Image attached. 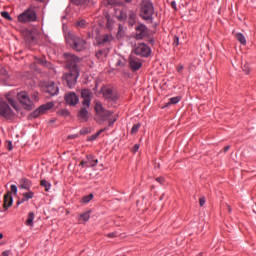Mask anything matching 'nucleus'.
I'll list each match as a JSON object with an SVG mask.
<instances>
[{
    "mask_svg": "<svg viewBox=\"0 0 256 256\" xmlns=\"http://www.w3.org/2000/svg\"><path fill=\"white\" fill-rule=\"evenodd\" d=\"M116 67H125V58H118Z\"/></svg>",
    "mask_w": 256,
    "mask_h": 256,
    "instance_id": "473e14b6",
    "label": "nucleus"
},
{
    "mask_svg": "<svg viewBox=\"0 0 256 256\" xmlns=\"http://www.w3.org/2000/svg\"><path fill=\"white\" fill-rule=\"evenodd\" d=\"M242 69L246 73V75H249V69L250 68H249V64L248 63L244 64Z\"/></svg>",
    "mask_w": 256,
    "mask_h": 256,
    "instance_id": "ea45409f",
    "label": "nucleus"
},
{
    "mask_svg": "<svg viewBox=\"0 0 256 256\" xmlns=\"http://www.w3.org/2000/svg\"><path fill=\"white\" fill-rule=\"evenodd\" d=\"M171 5H172V7L175 9V7H176L175 2H172Z\"/></svg>",
    "mask_w": 256,
    "mask_h": 256,
    "instance_id": "bf43d9fd",
    "label": "nucleus"
},
{
    "mask_svg": "<svg viewBox=\"0 0 256 256\" xmlns=\"http://www.w3.org/2000/svg\"><path fill=\"white\" fill-rule=\"evenodd\" d=\"M66 68L68 71H79L81 59L73 54H65Z\"/></svg>",
    "mask_w": 256,
    "mask_h": 256,
    "instance_id": "20e7f679",
    "label": "nucleus"
},
{
    "mask_svg": "<svg viewBox=\"0 0 256 256\" xmlns=\"http://www.w3.org/2000/svg\"><path fill=\"white\" fill-rule=\"evenodd\" d=\"M179 101H181V97H179V96L172 97L169 99L167 105H177V103H179Z\"/></svg>",
    "mask_w": 256,
    "mask_h": 256,
    "instance_id": "bb28decb",
    "label": "nucleus"
},
{
    "mask_svg": "<svg viewBox=\"0 0 256 256\" xmlns=\"http://www.w3.org/2000/svg\"><path fill=\"white\" fill-rule=\"evenodd\" d=\"M19 23H33L37 21V13L32 8H28L23 13L18 15Z\"/></svg>",
    "mask_w": 256,
    "mask_h": 256,
    "instance_id": "7ed1b4c3",
    "label": "nucleus"
},
{
    "mask_svg": "<svg viewBox=\"0 0 256 256\" xmlns=\"http://www.w3.org/2000/svg\"><path fill=\"white\" fill-rule=\"evenodd\" d=\"M107 237H110V238L117 237V232H111L107 235Z\"/></svg>",
    "mask_w": 256,
    "mask_h": 256,
    "instance_id": "de8ad7c7",
    "label": "nucleus"
},
{
    "mask_svg": "<svg viewBox=\"0 0 256 256\" xmlns=\"http://www.w3.org/2000/svg\"><path fill=\"white\" fill-rule=\"evenodd\" d=\"M81 97L83 99L82 105L84 107H91V99H93V92L89 89H82Z\"/></svg>",
    "mask_w": 256,
    "mask_h": 256,
    "instance_id": "9b49d317",
    "label": "nucleus"
},
{
    "mask_svg": "<svg viewBox=\"0 0 256 256\" xmlns=\"http://www.w3.org/2000/svg\"><path fill=\"white\" fill-rule=\"evenodd\" d=\"M74 5H83V3H87V0H71Z\"/></svg>",
    "mask_w": 256,
    "mask_h": 256,
    "instance_id": "58836bf2",
    "label": "nucleus"
},
{
    "mask_svg": "<svg viewBox=\"0 0 256 256\" xmlns=\"http://www.w3.org/2000/svg\"><path fill=\"white\" fill-rule=\"evenodd\" d=\"M91 219V211H86L79 216V222L80 223H87Z\"/></svg>",
    "mask_w": 256,
    "mask_h": 256,
    "instance_id": "4be33fe9",
    "label": "nucleus"
},
{
    "mask_svg": "<svg viewBox=\"0 0 256 256\" xmlns=\"http://www.w3.org/2000/svg\"><path fill=\"white\" fill-rule=\"evenodd\" d=\"M76 26L80 27L81 29H85V27H87V21H85V20H78L76 22Z\"/></svg>",
    "mask_w": 256,
    "mask_h": 256,
    "instance_id": "7c9ffc66",
    "label": "nucleus"
},
{
    "mask_svg": "<svg viewBox=\"0 0 256 256\" xmlns=\"http://www.w3.org/2000/svg\"><path fill=\"white\" fill-rule=\"evenodd\" d=\"M66 41L70 45V47L78 53L87 51V49H89V44H87V41L84 40V38L81 36L75 34H68L66 36Z\"/></svg>",
    "mask_w": 256,
    "mask_h": 256,
    "instance_id": "f257e3e1",
    "label": "nucleus"
},
{
    "mask_svg": "<svg viewBox=\"0 0 256 256\" xmlns=\"http://www.w3.org/2000/svg\"><path fill=\"white\" fill-rule=\"evenodd\" d=\"M13 149V144L11 142L8 143V150L11 151Z\"/></svg>",
    "mask_w": 256,
    "mask_h": 256,
    "instance_id": "4d7b16f0",
    "label": "nucleus"
},
{
    "mask_svg": "<svg viewBox=\"0 0 256 256\" xmlns=\"http://www.w3.org/2000/svg\"><path fill=\"white\" fill-rule=\"evenodd\" d=\"M174 45L177 47L179 45V37L175 36L174 38Z\"/></svg>",
    "mask_w": 256,
    "mask_h": 256,
    "instance_id": "c03bdc74",
    "label": "nucleus"
},
{
    "mask_svg": "<svg viewBox=\"0 0 256 256\" xmlns=\"http://www.w3.org/2000/svg\"><path fill=\"white\" fill-rule=\"evenodd\" d=\"M3 237V235L0 233V239Z\"/></svg>",
    "mask_w": 256,
    "mask_h": 256,
    "instance_id": "680f3d73",
    "label": "nucleus"
},
{
    "mask_svg": "<svg viewBox=\"0 0 256 256\" xmlns=\"http://www.w3.org/2000/svg\"><path fill=\"white\" fill-rule=\"evenodd\" d=\"M110 41H113V36L109 34H105L98 39L99 45H104V43H110Z\"/></svg>",
    "mask_w": 256,
    "mask_h": 256,
    "instance_id": "412c9836",
    "label": "nucleus"
},
{
    "mask_svg": "<svg viewBox=\"0 0 256 256\" xmlns=\"http://www.w3.org/2000/svg\"><path fill=\"white\" fill-rule=\"evenodd\" d=\"M153 13H155V7L151 0H142L140 4V17L144 19V21L153 22Z\"/></svg>",
    "mask_w": 256,
    "mask_h": 256,
    "instance_id": "f03ea898",
    "label": "nucleus"
},
{
    "mask_svg": "<svg viewBox=\"0 0 256 256\" xmlns=\"http://www.w3.org/2000/svg\"><path fill=\"white\" fill-rule=\"evenodd\" d=\"M88 133H91V128H82L80 130V135H87Z\"/></svg>",
    "mask_w": 256,
    "mask_h": 256,
    "instance_id": "4c0bfd02",
    "label": "nucleus"
},
{
    "mask_svg": "<svg viewBox=\"0 0 256 256\" xmlns=\"http://www.w3.org/2000/svg\"><path fill=\"white\" fill-rule=\"evenodd\" d=\"M1 16H2L4 19H7L8 21H11V16L9 15V12L3 11V12H1Z\"/></svg>",
    "mask_w": 256,
    "mask_h": 256,
    "instance_id": "c9c22d12",
    "label": "nucleus"
},
{
    "mask_svg": "<svg viewBox=\"0 0 256 256\" xmlns=\"http://www.w3.org/2000/svg\"><path fill=\"white\" fill-rule=\"evenodd\" d=\"M128 19H129L130 25H133V23H135V19H137V14H135L133 10H129Z\"/></svg>",
    "mask_w": 256,
    "mask_h": 256,
    "instance_id": "b1692460",
    "label": "nucleus"
},
{
    "mask_svg": "<svg viewBox=\"0 0 256 256\" xmlns=\"http://www.w3.org/2000/svg\"><path fill=\"white\" fill-rule=\"evenodd\" d=\"M13 205V196L11 195V192H8L6 195H4V209H9Z\"/></svg>",
    "mask_w": 256,
    "mask_h": 256,
    "instance_id": "a211bd4d",
    "label": "nucleus"
},
{
    "mask_svg": "<svg viewBox=\"0 0 256 256\" xmlns=\"http://www.w3.org/2000/svg\"><path fill=\"white\" fill-rule=\"evenodd\" d=\"M97 162H95L93 165H92V167H95V164H96Z\"/></svg>",
    "mask_w": 256,
    "mask_h": 256,
    "instance_id": "052dcab7",
    "label": "nucleus"
},
{
    "mask_svg": "<svg viewBox=\"0 0 256 256\" xmlns=\"http://www.w3.org/2000/svg\"><path fill=\"white\" fill-rule=\"evenodd\" d=\"M92 199H93V194L84 196V197L82 198V203H85V204L90 203V201H91Z\"/></svg>",
    "mask_w": 256,
    "mask_h": 256,
    "instance_id": "2f4dec72",
    "label": "nucleus"
},
{
    "mask_svg": "<svg viewBox=\"0 0 256 256\" xmlns=\"http://www.w3.org/2000/svg\"><path fill=\"white\" fill-rule=\"evenodd\" d=\"M39 63L40 65H43V66L47 65V62L45 60H39Z\"/></svg>",
    "mask_w": 256,
    "mask_h": 256,
    "instance_id": "6e6d98bb",
    "label": "nucleus"
},
{
    "mask_svg": "<svg viewBox=\"0 0 256 256\" xmlns=\"http://www.w3.org/2000/svg\"><path fill=\"white\" fill-rule=\"evenodd\" d=\"M133 53L140 57H149L151 55V48L145 43H139L134 46Z\"/></svg>",
    "mask_w": 256,
    "mask_h": 256,
    "instance_id": "6e6552de",
    "label": "nucleus"
},
{
    "mask_svg": "<svg viewBox=\"0 0 256 256\" xmlns=\"http://www.w3.org/2000/svg\"><path fill=\"white\" fill-rule=\"evenodd\" d=\"M61 115H64V117H67L69 115V111L67 110H62Z\"/></svg>",
    "mask_w": 256,
    "mask_h": 256,
    "instance_id": "8fccbe9b",
    "label": "nucleus"
},
{
    "mask_svg": "<svg viewBox=\"0 0 256 256\" xmlns=\"http://www.w3.org/2000/svg\"><path fill=\"white\" fill-rule=\"evenodd\" d=\"M34 193L32 191L26 192L22 194V199L21 201L17 202V205H21V203H25L29 201V199H33Z\"/></svg>",
    "mask_w": 256,
    "mask_h": 256,
    "instance_id": "aec40b11",
    "label": "nucleus"
},
{
    "mask_svg": "<svg viewBox=\"0 0 256 256\" xmlns=\"http://www.w3.org/2000/svg\"><path fill=\"white\" fill-rule=\"evenodd\" d=\"M55 107V104L53 102H48L46 104H43L38 109H36L34 112H32L29 116V119H37L39 115H43L45 111H49L50 109H53Z\"/></svg>",
    "mask_w": 256,
    "mask_h": 256,
    "instance_id": "1a4fd4ad",
    "label": "nucleus"
},
{
    "mask_svg": "<svg viewBox=\"0 0 256 256\" xmlns=\"http://www.w3.org/2000/svg\"><path fill=\"white\" fill-rule=\"evenodd\" d=\"M108 5H115L117 3V0H107Z\"/></svg>",
    "mask_w": 256,
    "mask_h": 256,
    "instance_id": "09e8293b",
    "label": "nucleus"
},
{
    "mask_svg": "<svg viewBox=\"0 0 256 256\" xmlns=\"http://www.w3.org/2000/svg\"><path fill=\"white\" fill-rule=\"evenodd\" d=\"M94 109L97 117H99L101 121H107V119L113 116V112L104 109L103 104H101V102H96Z\"/></svg>",
    "mask_w": 256,
    "mask_h": 256,
    "instance_id": "423d86ee",
    "label": "nucleus"
},
{
    "mask_svg": "<svg viewBox=\"0 0 256 256\" xmlns=\"http://www.w3.org/2000/svg\"><path fill=\"white\" fill-rule=\"evenodd\" d=\"M0 115L5 117V119H11L15 115V112H13V109H11L7 102L2 101L0 102Z\"/></svg>",
    "mask_w": 256,
    "mask_h": 256,
    "instance_id": "9d476101",
    "label": "nucleus"
},
{
    "mask_svg": "<svg viewBox=\"0 0 256 256\" xmlns=\"http://www.w3.org/2000/svg\"><path fill=\"white\" fill-rule=\"evenodd\" d=\"M65 102L67 105L75 107L79 103V96L75 92H68L65 95Z\"/></svg>",
    "mask_w": 256,
    "mask_h": 256,
    "instance_id": "ddd939ff",
    "label": "nucleus"
},
{
    "mask_svg": "<svg viewBox=\"0 0 256 256\" xmlns=\"http://www.w3.org/2000/svg\"><path fill=\"white\" fill-rule=\"evenodd\" d=\"M139 151V144H135L133 147V152L137 153Z\"/></svg>",
    "mask_w": 256,
    "mask_h": 256,
    "instance_id": "49530a36",
    "label": "nucleus"
},
{
    "mask_svg": "<svg viewBox=\"0 0 256 256\" xmlns=\"http://www.w3.org/2000/svg\"><path fill=\"white\" fill-rule=\"evenodd\" d=\"M128 63L130 65V69H132V71H139V69H141V67L143 66V62H141V59L130 55Z\"/></svg>",
    "mask_w": 256,
    "mask_h": 256,
    "instance_id": "f8f14e48",
    "label": "nucleus"
},
{
    "mask_svg": "<svg viewBox=\"0 0 256 256\" xmlns=\"http://www.w3.org/2000/svg\"><path fill=\"white\" fill-rule=\"evenodd\" d=\"M156 181H157V183H160V185H163V183H165V178L158 177V178H156Z\"/></svg>",
    "mask_w": 256,
    "mask_h": 256,
    "instance_id": "79ce46f5",
    "label": "nucleus"
},
{
    "mask_svg": "<svg viewBox=\"0 0 256 256\" xmlns=\"http://www.w3.org/2000/svg\"><path fill=\"white\" fill-rule=\"evenodd\" d=\"M33 221H35V213L30 212V213L28 214V218H27V220H26V225H27L28 227H33Z\"/></svg>",
    "mask_w": 256,
    "mask_h": 256,
    "instance_id": "5701e85b",
    "label": "nucleus"
},
{
    "mask_svg": "<svg viewBox=\"0 0 256 256\" xmlns=\"http://www.w3.org/2000/svg\"><path fill=\"white\" fill-rule=\"evenodd\" d=\"M181 71H183V65L179 64L177 67V72L181 73Z\"/></svg>",
    "mask_w": 256,
    "mask_h": 256,
    "instance_id": "3c124183",
    "label": "nucleus"
},
{
    "mask_svg": "<svg viewBox=\"0 0 256 256\" xmlns=\"http://www.w3.org/2000/svg\"><path fill=\"white\" fill-rule=\"evenodd\" d=\"M229 149H231V146L227 145V146L224 147L223 152L227 153V151H229Z\"/></svg>",
    "mask_w": 256,
    "mask_h": 256,
    "instance_id": "864d4df0",
    "label": "nucleus"
},
{
    "mask_svg": "<svg viewBox=\"0 0 256 256\" xmlns=\"http://www.w3.org/2000/svg\"><path fill=\"white\" fill-rule=\"evenodd\" d=\"M106 19H107L106 27L107 29H109V31H111V29H113V25L115 21L111 19L109 16H106Z\"/></svg>",
    "mask_w": 256,
    "mask_h": 256,
    "instance_id": "cd10ccee",
    "label": "nucleus"
},
{
    "mask_svg": "<svg viewBox=\"0 0 256 256\" xmlns=\"http://www.w3.org/2000/svg\"><path fill=\"white\" fill-rule=\"evenodd\" d=\"M139 127H141V124H135L133 125L132 129H131V134L135 135V133H137V131H139Z\"/></svg>",
    "mask_w": 256,
    "mask_h": 256,
    "instance_id": "f704fd0d",
    "label": "nucleus"
},
{
    "mask_svg": "<svg viewBox=\"0 0 256 256\" xmlns=\"http://www.w3.org/2000/svg\"><path fill=\"white\" fill-rule=\"evenodd\" d=\"M8 103L11 105V107H13V109H15V111H19V105H17V102H15V100L9 98V96L6 97Z\"/></svg>",
    "mask_w": 256,
    "mask_h": 256,
    "instance_id": "a878e982",
    "label": "nucleus"
},
{
    "mask_svg": "<svg viewBox=\"0 0 256 256\" xmlns=\"http://www.w3.org/2000/svg\"><path fill=\"white\" fill-rule=\"evenodd\" d=\"M10 189H11L12 193H14V195H17V185H14V184L11 185Z\"/></svg>",
    "mask_w": 256,
    "mask_h": 256,
    "instance_id": "a19ab883",
    "label": "nucleus"
},
{
    "mask_svg": "<svg viewBox=\"0 0 256 256\" xmlns=\"http://www.w3.org/2000/svg\"><path fill=\"white\" fill-rule=\"evenodd\" d=\"M127 17H128L127 9H123V10L120 12L119 19H127Z\"/></svg>",
    "mask_w": 256,
    "mask_h": 256,
    "instance_id": "72a5a7b5",
    "label": "nucleus"
},
{
    "mask_svg": "<svg viewBox=\"0 0 256 256\" xmlns=\"http://www.w3.org/2000/svg\"><path fill=\"white\" fill-rule=\"evenodd\" d=\"M199 205L200 207H203V205H205V197L199 199Z\"/></svg>",
    "mask_w": 256,
    "mask_h": 256,
    "instance_id": "37998d69",
    "label": "nucleus"
},
{
    "mask_svg": "<svg viewBox=\"0 0 256 256\" xmlns=\"http://www.w3.org/2000/svg\"><path fill=\"white\" fill-rule=\"evenodd\" d=\"M101 55H103V51H98V52L96 53V57H97L98 59H101Z\"/></svg>",
    "mask_w": 256,
    "mask_h": 256,
    "instance_id": "603ef678",
    "label": "nucleus"
},
{
    "mask_svg": "<svg viewBox=\"0 0 256 256\" xmlns=\"http://www.w3.org/2000/svg\"><path fill=\"white\" fill-rule=\"evenodd\" d=\"M85 165H87V161H81L79 164L80 167H85Z\"/></svg>",
    "mask_w": 256,
    "mask_h": 256,
    "instance_id": "5fc2aeb1",
    "label": "nucleus"
},
{
    "mask_svg": "<svg viewBox=\"0 0 256 256\" xmlns=\"http://www.w3.org/2000/svg\"><path fill=\"white\" fill-rule=\"evenodd\" d=\"M105 131V129H102L100 131H98L97 133L93 134L92 136L87 138V141H95L97 139V137H99V135H101V133H103Z\"/></svg>",
    "mask_w": 256,
    "mask_h": 256,
    "instance_id": "c85d7f7f",
    "label": "nucleus"
},
{
    "mask_svg": "<svg viewBox=\"0 0 256 256\" xmlns=\"http://www.w3.org/2000/svg\"><path fill=\"white\" fill-rule=\"evenodd\" d=\"M235 37L237 41L241 43V45H247V39H245V35H243L242 33H237Z\"/></svg>",
    "mask_w": 256,
    "mask_h": 256,
    "instance_id": "393cba45",
    "label": "nucleus"
},
{
    "mask_svg": "<svg viewBox=\"0 0 256 256\" xmlns=\"http://www.w3.org/2000/svg\"><path fill=\"white\" fill-rule=\"evenodd\" d=\"M19 187L20 189H26L29 191L31 189V181L27 178H22L19 181Z\"/></svg>",
    "mask_w": 256,
    "mask_h": 256,
    "instance_id": "6ab92c4d",
    "label": "nucleus"
},
{
    "mask_svg": "<svg viewBox=\"0 0 256 256\" xmlns=\"http://www.w3.org/2000/svg\"><path fill=\"white\" fill-rule=\"evenodd\" d=\"M32 98L34 99V101H39V94L38 93H34Z\"/></svg>",
    "mask_w": 256,
    "mask_h": 256,
    "instance_id": "a18cd8bd",
    "label": "nucleus"
},
{
    "mask_svg": "<svg viewBox=\"0 0 256 256\" xmlns=\"http://www.w3.org/2000/svg\"><path fill=\"white\" fill-rule=\"evenodd\" d=\"M89 107L83 106L78 112V119L84 123L89 121Z\"/></svg>",
    "mask_w": 256,
    "mask_h": 256,
    "instance_id": "2eb2a0df",
    "label": "nucleus"
},
{
    "mask_svg": "<svg viewBox=\"0 0 256 256\" xmlns=\"http://www.w3.org/2000/svg\"><path fill=\"white\" fill-rule=\"evenodd\" d=\"M136 39H143L144 37H147V26H145L144 24H140L136 27Z\"/></svg>",
    "mask_w": 256,
    "mask_h": 256,
    "instance_id": "dca6fc26",
    "label": "nucleus"
},
{
    "mask_svg": "<svg viewBox=\"0 0 256 256\" xmlns=\"http://www.w3.org/2000/svg\"><path fill=\"white\" fill-rule=\"evenodd\" d=\"M103 95L105 99H109V101H117V92L113 90V88H104Z\"/></svg>",
    "mask_w": 256,
    "mask_h": 256,
    "instance_id": "4468645a",
    "label": "nucleus"
},
{
    "mask_svg": "<svg viewBox=\"0 0 256 256\" xmlns=\"http://www.w3.org/2000/svg\"><path fill=\"white\" fill-rule=\"evenodd\" d=\"M2 255H3V256H9V251H4V252L2 253Z\"/></svg>",
    "mask_w": 256,
    "mask_h": 256,
    "instance_id": "13d9d810",
    "label": "nucleus"
},
{
    "mask_svg": "<svg viewBox=\"0 0 256 256\" xmlns=\"http://www.w3.org/2000/svg\"><path fill=\"white\" fill-rule=\"evenodd\" d=\"M47 93L52 96L57 95V93H59V86H57L55 82H49V84L47 85Z\"/></svg>",
    "mask_w": 256,
    "mask_h": 256,
    "instance_id": "f3484780",
    "label": "nucleus"
},
{
    "mask_svg": "<svg viewBox=\"0 0 256 256\" xmlns=\"http://www.w3.org/2000/svg\"><path fill=\"white\" fill-rule=\"evenodd\" d=\"M17 99L20 101L22 107L26 109L27 111H31L33 107H35V104L32 102L31 98L29 97V94L27 92H20L17 94Z\"/></svg>",
    "mask_w": 256,
    "mask_h": 256,
    "instance_id": "39448f33",
    "label": "nucleus"
},
{
    "mask_svg": "<svg viewBox=\"0 0 256 256\" xmlns=\"http://www.w3.org/2000/svg\"><path fill=\"white\" fill-rule=\"evenodd\" d=\"M118 118H119L118 116H114L113 118H108L109 119V121H108L109 127H112L113 123H115V121H117Z\"/></svg>",
    "mask_w": 256,
    "mask_h": 256,
    "instance_id": "e433bc0d",
    "label": "nucleus"
},
{
    "mask_svg": "<svg viewBox=\"0 0 256 256\" xmlns=\"http://www.w3.org/2000/svg\"><path fill=\"white\" fill-rule=\"evenodd\" d=\"M77 79H79V71L69 70L68 73L63 75V81H66V84L70 89H73L77 84Z\"/></svg>",
    "mask_w": 256,
    "mask_h": 256,
    "instance_id": "0eeeda50",
    "label": "nucleus"
},
{
    "mask_svg": "<svg viewBox=\"0 0 256 256\" xmlns=\"http://www.w3.org/2000/svg\"><path fill=\"white\" fill-rule=\"evenodd\" d=\"M41 186L45 188V191H49V189H51V183L47 180H41Z\"/></svg>",
    "mask_w": 256,
    "mask_h": 256,
    "instance_id": "c756f323",
    "label": "nucleus"
}]
</instances>
